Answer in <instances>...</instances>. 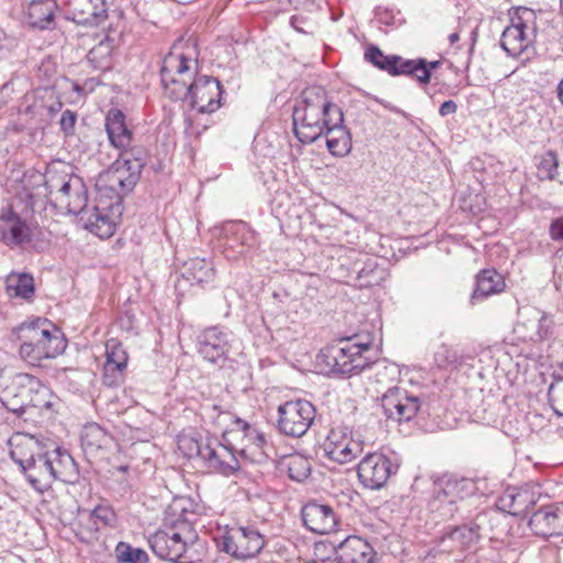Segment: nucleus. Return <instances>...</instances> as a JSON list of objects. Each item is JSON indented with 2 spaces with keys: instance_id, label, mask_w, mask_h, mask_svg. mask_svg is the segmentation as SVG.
<instances>
[{
  "instance_id": "obj_1",
  "label": "nucleus",
  "mask_w": 563,
  "mask_h": 563,
  "mask_svg": "<svg viewBox=\"0 0 563 563\" xmlns=\"http://www.w3.org/2000/svg\"><path fill=\"white\" fill-rule=\"evenodd\" d=\"M333 117L338 124L341 120V109L328 100L322 87H309L301 92L300 100L294 107V133L299 142L313 143L324 134V129L332 123Z\"/></svg>"
},
{
  "instance_id": "obj_2",
  "label": "nucleus",
  "mask_w": 563,
  "mask_h": 563,
  "mask_svg": "<svg viewBox=\"0 0 563 563\" xmlns=\"http://www.w3.org/2000/svg\"><path fill=\"white\" fill-rule=\"evenodd\" d=\"M198 53L195 44L175 43L163 58L161 81L165 93L172 100H185L190 92L189 86L197 78Z\"/></svg>"
},
{
  "instance_id": "obj_3",
  "label": "nucleus",
  "mask_w": 563,
  "mask_h": 563,
  "mask_svg": "<svg viewBox=\"0 0 563 563\" xmlns=\"http://www.w3.org/2000/svg\"><path fill=\"white\" fill-rule=\"evenodd\" d=\"M368 342H357L355 338H342L336 344L329 345L317 356L318 365L328 374L351 377L358 375L373 365H380L368 353Z\"/></svg>"
},
{
  "instance_id": "obj_4",
  "label": "nucleus",
  "mask_w": 563,
  "mask_h": 563,
  "mask_svg": "<svg viewBox=\"0 0 563 563\" xmlns=\"http://www.w3.org/2000/svg\"><path fill=\"white\" fill-rule=\"evenodd\" d=\"M20 355L31 363L54 358L66 349L62 332L47 319L23 322L18 329Z\"/></svg>"
},
{
  "instance_id": "obj_5",
  "label": "nucleus",
  "mask_w": 563,
  "mask_h": 563,
  "mask_svg": "<svg viewBox=\"0 0 563 563\" xmlns=\"http://www.w3.org/2000/svg\"><path fill=\"white\" fill-rule=\"evenodd\" d=\"M119 158L100 176L98 187L100 190H121L130 192L137 184L146 163V153L143 147L130 145L119 148Z\"/></svg>"
},
{
  "instance_id": "obj_6",
  "label": "nucleus",
  "mask_w": 563,
  "mask_h": 563,
  "mask_svg": "<svg viewBox=\"0 0 563 563\" xmlns=\"http://www.w3.org/2000/svg\"><path fill=\"white\" fill-rule=\"evenodd\" d=\"M203 417L210 420L217 428L223 430V439L227 433L241 435L245 442L240 450L241 454H245L247 450L254 455L262 456L263 448L266 444V438L256 427L235 417L232 412L221 410L218 405L203 407Z\"/></svg>"
},
{
  "instance_id": "obj_7",
  "label": "nucleus",
  "mask_w": 563,
  "mask_h": 563,
  "mask_svg": "<svg viewBox=\"0 0 563 563\" xmlns=\"http://www.w3.org/2000/svg\"><path fill=\"white\" fill-rule=\"evenodd\" d=\"M267 538L256 525L227 526L220 539L221 551L241 561L258 556L265 548Z\"/></svg>"
},
{
  "instance_id": "obj_8",
  "label": "nucleus",
  "mask_w": 563,
  "mask_h": 563,
  "mask_svg": "<svg viewBox=\"0 0 563 563\" xmlns=\"http://www.w3.org/2000/svg\"><path fill=\"white\" fill-rule=\"evenodd\" d=\"M475 483L464 477H442L433 484L429 508L442 519L452 518L457 511V503L475 493Z\"/></svg>"
},
{
  "instance_id": "obj_9",
  "label": "nucleus",
  "mask_w": 563,
  "mask_h": 563,
  "mask_svg": "<svg viewBox=\"0 0 563 563\" xmlns=\"http://www.w3.org/2000/svg\"><path fill=\"white\" fill-rule=\"evenodd\" d=\"M45 186L47 197L58 212L76 216L87 207V190L79 178L53 175L45 181Z\"/></svg>"
},
{
  "instance_id": "obj_10",
  "label": "nucleus",
  "mask_w": 563,
  "mask_h": 563,
  "mask_svg": "<svg viewBox=\"0 0 563 563\" xmlns=\"http://www.w3.org/2000/svg\"><path fill=\"white\" fill-rule=\"evenodd\" d=\"M517 16L511 19V24L507 26L500 38V45L504 51L512 57H522V62L530 60L536 56L533 43L537 37L534 24L529 25L525 15H533V12L527 8L519 9Z\"/></svg>"
},
{
  "instance_id": "obj_11",
  "label": "nucleus",
  "mask_w": 563,
  "mask_h": 563,
  "mask_svg": "<svg viewBox=\"0 0 563 563\" xmlns=\"http://www.w3.org/2000/svg\"><path fill=\"white\" fill-rule=\"evenodd\" d=\"M189 455H196L212 472L224 476L233 475L240 464L231 446L220 443L213 438L190 439Z\"/></svg>"
},
{
  "instance_id": "obj_12",
  "label": "nucleus",
  "mask_w": 563,
  "mask_h": 563,
  "mask_svg": "<svg viewBox=\"0 0 563 563\" xmlns=\"http://www.w3.org/2000/svg\"><path fill=\"white\" fill-rule=\"evenodd\" d=\"M115 200L110 203L99 202L91 209L84 208L82 212H78L76 216L80 217V220L85 222L86 229L96 234L101 239H108L115 232L117 224L122 216L121 197L126 192L121 190H111Z\"/></svg>"
},
{
  "instance_id": "obj_13",
  "label": "nucleus",
  "mask_w": 563,
  "mask_h": 563,
  "mask_svg": "<svg viewBox=\"0 0 563 563\" xmlns=\"http://www.w3.org/2000/svg\"><path fill=\"white\" fill-rule=\"evenodd\" d=\"M277 412L278 431L291 438L305 435L316 419L314 406L305 399L286 401Z\"/></svg>"
},
{
  "instance_id": "obj_14",
  "label": "nucleus",
  "mask_w": 563,
  "mask_h": 563,
  "mask_svg": "<svg viewBox=\"0 0 563 563\" xmlns=\"http://www.w3.org/2000/svg\"><path fill=\"white\" fill-rule=\"evenodd\" d=\"M234 335L222 327H210L197 336V350L207 362L222 367L230 358L233 350Z\"/></svg>"
},
{
  "instance_id": "obj_15",
  "label": "nucleus",
  "mask_w": 563,
  "mask_h": 563,
  "mask_svg": "<svg viewBox=\"0 0 563 563\" xmlns=\"http://www.w3.org/2000/svg\"><path fill=\"white\" fill-rule=\"evenodd\" d=\"M220 235L222 253L230 261L238 260L258 245L256 233L242 221L225 223Z\"/></svg>"
},
{
  "instance_id": "obj_16",
  "label": "nucleus",
  "mask_w": 563,
  "mask_h": 563,
  "mask_svg": "<svg viewBox=\"0 0 563 563\" xmlns=\"http://www.w3.org/2000/svg\"><path fill=\"white\" fill-rule=\"evenodd\" d=\"M398 465L379 452L366 454L357 465V476L363 487L372 490L383 488Z\"/></svg>"
},
{
  "instance_id": "obj_17",
  "label": "nucleus",
  "mask_w": 563,
  "mask_h": 563,
  "mask_svg": "<svg viewBox=\"0 0 563 563\" xmlns=\"http://www.w3.org/2000/svg\"><path fill=\"white\" fill-rule=\"evenodd\" d=\"M380 405L386 418L398 423L410 421L419 412H424L421 399L400 387L389 388L382 396Z\"/></svg>"
},
{
  "instance_id": "obj_18",
  "label": "nucleus",
  "mask_w": 563,
  "mask_h": 563,
  "mask_svg": "<svg viewBox=\"0 0 563 563\" xmlns=\"http://www.w3.org/2000/svg\"><path fill=\"white\" fill-rule=\"evenodd\" d=\"M183 499L174 500L167 508L163 520V527L173 534L174 541L183 542L188 550L195 545L199 539L198 532L194 527L189 512L184 505Z\"/></svg>"
},
{
  "instance_id": "obj_19",
  "label": "nucleus",
  "mask_w": 563,
  "mask_h": 563,
  "mask_svg": "<svg viewBox=\"0 0 563 563\" xmlns=\"http://www.w3.org/2000/svg\"><path fill=\"white\" fill-rule=\"evenodd\" d=\"M553 320L537 308L519 311V319L514 328L516 336L523 342H542L552 334Z\"/></svg>"
},
{
  "instance_id": "obj_20",
  "label": "nucleus",
  "mask_w": 563,
  "mask_h": 563,
  "mask_svg": "<svg viewBox=\"0 0 563 563\" xmlns=\"http://www.w3.org/2000/svg\"><path fill=\"white\" fill-rule=\"evenodd\" d=\"M190 92L185 100L200 113H213L221 106L222 86L217 78L198 76L189 86Z\"/></svg>"
},
{
  "instance_id": "obj_21",
  "label": "nucleus",
  "mask_w": 563,
  "mask_h": 563,
  "mask_svg": "<svg viewBox=\"0 0 563 563\" xmlns=\"http://www.w3.org/2000/svg\"><path fill=\"white\" fill-rule=\"evenodd\" d=\"M65 19L80 25L99 26L108 18L106 0H58Z\"/></svg>"
},
{
  "instance_id": "obj_22",
  "label": "nucleus",
  "mask_w": 563,
  "mask_h": 563,
  "mask_svg": "<svg viewBox=\"0 0 563 563\" xmlns=\"http://www.w3.org/2000/svg\"><path fill=\"white\" fill-rule=\"evenodd\" d=\"M322 450L331 461L345 464L363 452V442L353 439L345 428L336 427L330 430Z\"/></svg>"
},
{
  "instance_id": "obj_23",
  "label": "nucleus",
  "mask_w": 563,
  "mask_h": 563,
  "mask_svg": "<svg viewBox=\"0 0 563 563\" xmlns=\"http://www.w3.org/2000/svg\"><path fill=\"white\" fill-rule=\"evenodd\" d=\"M33 240V228L11 209L0 213V242L13 250L23 247Z\"/></svg>"
},
{
  "instance_id": "obj_24",
  "label": "nucleus",
  "mask_w": 563,
  "mask_h": 563,
  "mask_svg": "<svg viewBox=\"0 0 563 563\" xmlns=\"http://www.w3.org/2000/svg\"><path fill=\"white\" fill-rule=\"evenodd\" d=\"M482 517H484V515H478L475 521L451 529L440 538L435 550L438 552L452 553L473 547L481 537L478 520H481Z\"/></svg>"
},
{
  "instance_id": "obj_25",
  "label": "nucleus",
  "mask_w": 563,
  "mask_h": 563,
  "mask_svg": "<svg viewBox=\"0 0 563 563\" xmlns=\"http://www.w3.org/2000/svg\"><path fill=\"white\" fill-rule=\"evenodd\" d=\"M303 525L311 532L327 534L335 530L338 516L329 505L310 501L301 509Z\"/></svg>"
},
{
  "instance_id": "obj_26",
  "label": "nucleus",
  "mask_w": 563,
  "mask_h": 563,
  "mask_svg": "<svg viewBox=\"0 0 563 563\" xmlns=\"http://www.w3.org/2000/svg\"><path fill=\"white\" fill-rule=\"evenodd\" d=\"M336 563H376L374 548L364 539L350 536L335 549Z\"/></svg>"
},
{
  "instance_id": "obj_27",
  "label": "nucleus",
  "mask_w": 563,
  "mask_h": 563,
  "mask_svg": "<svg viewBox=\"0 0 563 563\" xmlns=\"http://www.w3.org/2000/svg\"><path fill=\"white\" fill-rule=\"evenodd\" d=\"M529 527L536 536L549 538L563 534V517L558 512L556 505H548L534 511Z\"/></svg>"
},
{
  "instance_id": "obj_28",
  "label": "nucleus",
  "mask_w": 563,
  "mask_h": 563,
  "mask_svg": "<svg viewBox=\"0 0 563 563\" xmlns=\"http://www.w3.org/2000/svg\"><path fill=\"white\" fill-rule=\"evenodd\" d=\"M53 466L49 462V451L36 453V456L27 465L23 473L32 487L41 493L47 490L54 482Z\"/></svg>"
},
{
  "instance_id": "obj_29",
  "label": "nucleus",
  "mask_w": 563,
  "mask_h": 563,
  "mask_svg": "<svg viewBox=\"0 0 563 563\" xmlns=\"http://www.w3.org/2000/svg\"><path fill=\"white\" fill-rule=\"evenodd\" d=\"M60 7L57 0H33L27 7L26 19L30 26L40 30H54L55 13Z\"/></svg>"
},
{
  "instance_id": "obj_30",
  "label": "nucleus",
  "mask_w": 563,
  "mask_h": 563,
  "mask_svg": "<svg viewBox=\"0 0 563 563\" xmlns=\"http://www.w3.org/2000/svg\"><path fill=\"white\" fill-rule=\"evenodd\" d=\"M49 462L53 466L54 481L75 484L79 479L78 466L67 450L55 448L49 451Z\"/></svg>"
},
{
  "instance_id": "obj_31",
  "label": "nucleus",
  "mask_w": 563,
  "mask_h": 563,
  "mask_svg": "<svg viewBox=\"0 0 563 563\" xmlns=\"http://www.w3.org/2000/svg\"><path fill=\"white\" fill-rule=\"evenodd\" d=\"M106 131L115 148H126L133 142L132 131L125 124V115L119 109H111L106 118Z\"/></svg>"
},
{
  "instance_id": "obj_32",
  "label": "nucleus",
  "mask_w": 563,
  "mask_h": 563,
  "mask_svg": "<svg viewBox=\"0 0 563 563\" xmlns=\"http://www.w3.org/2000/svg\"><path fill=\"white\" fill-rule=\"evenodd\" d=\"M327 134V146L329 152L338 157L347 155L352 150V139L350 132L343 125V113L341 112V120L335 124V117L332 118V123L328 124L324 129Z\"/></svg>"
},
{
  "instance_id": "obj_33",
  "label": "nucleus",
  "mask_w": 563,
  "mask_h": 563,
  "mask_svg": "<svg viewBox=\"0 0 563 563\" xmlns=\"http://www.w3.org/2000/svg\"><path fill=\"white\" fill-rule=\"evenodd\" d=\"M9 444L10 456L22 471L30 465L36 453L42 450L40 443L33 437L26 434H15L10 439Z\"/></svg>"
},
{
  "instance_id": "obj_34",
  "label": "nucleus",
  "mask_w": 563,
  "mask_h": 563,
  "mask_svg": "<svg viewBox=\"0 0 563 563\" xmlns=\"http://www.w3.org/2000/svg\"><path fill=\"white\" fill-rule=\"evenodd\" d=\"M505 288L504 277L495 269H483L476 276V287L472 294L471 301L476 302L503 291Z\"/></svg>"
},
{
  "instance_id": "obj_35",
  "label": "nucleus",
  "mask_w": 563,
  "mask_h": 563,
  "mask_svg": "<svg viewBox=\"0 0 563 563\" xmlns=\"http://www.w3.org/2000/svg\"><path fill=\"white\" fill-rule=\"evenodd\" d=\"M364 57L368 63L391 76H401L400 69H402V63H405L406 59L399 55H385L383 51L375 45H371L365 51Z\"/></svg>"
},
{
  "instance_id": "obj_36",
  "label": "nucleus",
  "mask_w": 563,
  "mask_h": 563,
  "mask_svg": "<svg viewBox=\"0 0 563 563\" xmlns=\"http://www.w3.org/2000/svg\"><path fill=\"white\" fill-rule=\"evenodd\" d=\"M183 269L187 280L199 285L211 283L216 275L212 262L206 258H190L184 263Z\"/></svg>"
},
{
  "instance_id": "obj_37",
  "label": "nucleus",
  "mask_w": 563,
  "mask_h": 563,
  "mask_svg": "<svg viewBox=\"0 0 563 563\" xmlns=\"http://www.w3.org/2000/svg\"><path fill=\"white\" fill-rule=\"evenodd\" d=\"M7 292L10 297H20L23 299H30L33 297L34 279L33 276L26 273H11L7 277Z\"/></svg>"
},
{
  "instance_id": "obj_38",
  "label": "nucleus",
  "mask_w": 563,
  "mask_h": 563,
  "mask_svg": "<svg viewBox=\"0 0 563 563\" xmlns=\"http://www.w3.org/2000/svg\"><path fill=\"white\" fill-rule=\"evenodd\" d=\"M534 503L528 490H507L499 498V507L512 515L527 510Z\"/></svg>"
},
{
  "instance_id": "obj_39",
  "label": "nucleus",
  "mask_w": 563,
  "mask_h": 563,
  "mask_svg": "<svg viewBox=\"0 0 563 563\" xmlns=\"http://www.w3.org/2000/svg\"><path fill=\"white\" fill-rule=\"evenodd\" d=\"M80 439L82 448L90 451L107 446L111 440L108 432L97 423L85 426Z\"/></svg>"
},
{
  "instance_id": "obj_40",
  "label": "nucleus",
  "mask_w": 563,
  "mask_h": 563,
  "mask_svg": "<svg viewBox=\"0 0 563 563\" xmlns=\"http://www.w3.org/2000/svg\"><path fill=\"white\" fill-rule=\"evenodd\" d=\"M287 470L289 478L295 482H305L311 473V462L301 454L289 455L283 463Z\"/></svg>"
},
{
  "instance_id": "obj_41",
  "label": "nucleus",
  "mask_w": 563,
  "mask_h": 563,
  "mask_svg": "<svg viewBox=\"0 0 563 563\" xmlns=\"http://www.w3.org/2000/svg\"><path fill=\"white\" fill-rule=\"evenodd\" d=\"M174 541L173 534L161 527L157 531L148 537V545L152 552L161 560H169L172 550L168 548V542Z\"/></svg>"
},
{
  "instance_id": "obj_42",
  "label": "nucleus",
  "mask_w": 563,
  "mask_h": 563,
  "mask_svg": "<svg viewBox=\"0 0 563 563\" xmlns=\"http://www.w3.org/2000/svg\"><path fill=\"white\" fill-rule=\"evenodd\" d=\"M112 51V41L106 38L89 51L87 59L95 68L107 69L111 64Z\"/></svg>"
},
{
  "instance_id": "obj_43",
  "label": "nucleus",
  "mask_w": 563,
  "mask_h": 563,
  "mask_svg": "<svg viewBox=\"0 0 563 563\" xmlns=\"http://www.w3.org/2000/svg\"><path fill=\"white\" fill-rule=\"evenodd\" d=\"M36 97L37 101L34 107L38 108L41 111H46L48 117H53L62 110L63 103L54 89H38ZM41 114H43V112H41Z\"/></svg>"
},
{
  "instance_id": "obj_44",
  "label": "nucleus",
  "mask_w": 563,
  "mask_h": 563,
  "mask_svg": "<svg viewBox=\"0 0 563 563\" xmlns=\"http://www.w3.org/2000/svg\"><path fill=\"white\" fill-rule=\"evenodd\" d=\"M118 563H148V554L140 548H133L130 543L119 542L115 547Z\"/></svg>"
},
{
  "instance_id": "obj_45",
  "label": "nucleus",
  "mask_w": 563,
  "mask_h": 563,
  "mask_svg": "<svg viewBox=\"0 0 563 563\" xmlns=\"http://www.w3.org/2000/svg\"><path fill=\"white\" fill-rule=\"evenodd\" d=\"M115 522L114 511L107 506H97L88 517L87 528L99 531L103 527H111Z\"/></svg>"
},
{
  "instance_id": "obj_46",
  "label": "nucleus",
  "mask_w": 563,
  "mask_h": 563,
  "mask_svg": "<svg viewBox=\"0 0 563 563\" xmlns=\"http://www.w3.org/2000/svg\"><path fill=\"white\" fill-rule=\"evenodd\" d=\"M402 64V69H400L401 75L416 78L420 85H427L430 82L431 76L426 67L427 59H405V63Z\"/></svg>"
},
{
  "instance_id": "obj_47",
  "label": "nucleus",
  "mask_w": 563,
  "mask_h": 563,
  "mask_svg": "<svg viewBox=\"0 0 563 563\" xmlns=\"http://www.w3.org/2000/svg\"><path fill=\"white\" fill-rule=\"evenodd\" d=\"M540 180H554L559 174V158L555 152H545L537 165Z\"/></svg>"
},
{
  "instance_id": "obj_48",
  "label": "nucleus",
  "mask_w": 563,
  "mask_h": 563,
  "mask_svg": "<svg viewBox=\"0 0 563 563\" xmlns=\"http://www.w3.org/2000/svg\"><path fill=\"white\" fill-rule=\"evenodd\" d=\"M434 364L439 368L456 367L461 365V356L452 346L442 343L433 353Z\"/></svg>"
},
{
  "instance_id": "obj_49",
  "label": "nucleus",
  "mask_w": 563,
  "mask_h": 563,
  "mask_svg": "<svg viewBox=\"0 0 563 563\" xmlns=\"http://www.w3.org/2000/svg\"><path fill=\"white\" fill-rule=\"evenodd\" d=\"M549 402L558 417L563 416V376L554 378L548 389Z\"/></svg>"
},
{
  "instance_id": "obj_50",
  "label": "nucleus",
  "mask_w": 563,
  "mask_h": 563,
  "mask_svg": "<svg viewBox=\"0 0 563 563\" xmlns=\"http://www.w3.org/2000/svg\"><path fill=\"white\" fill-rule=\"evenodd\" d=\"M126 365L104 363L102 382L108 387L119 386L124 379Z\"/></svg>"
},
{
  "instance_id": "obj_51",
  "label": "nucleus",
  "mask_w": 563,
  "mask_h": 563,
  "mask_svg": "<svg viewBox=\"0 0 563 563\" xmlns=\"http://www.w3.org/2000/svg\"><path fill=\"white\" fill-rule=\"evenodd\" d=\"M112 364L128 365V353L115 340H110L106 344V362Z\"/></svg>"
},
{
  "instance_id": "obj_52",
  "label": "nucleus",
  "mask_w": 563,
  "mask_h": 563,
  "mask_svg": "<svg viewBox=\"0 0 563 563\" xmlns=\"http://www.w3.org/2000/svg\"><path fill=\"white\" fill-rule=\"evenodd\" d=\"M16 47V40L0 30V60L10 57L12 51Z\"/></svg>"
},
{
  "instance_id": "obj_53",
  "label": "nucleus",
  "mask_w": 563,
  "mask_h": 563,
  "mask_svg": "<svg viewBox=\"0 0 563 563\" xmlns=\"http://www.w3.org/2000/svg\"><path fill=\"white\" fill-rule=\"evenodd\" d=\"M76 120H77V115H76V113L74 111L68 110V109L65 110L62 113V118H60V121H59L60 130L66 135H73L74 131H75Z\"/></svg>"
},
{
  "instance_id": "obj_54",
  "label": "nucleus",
  "mask_w": 563,
  "mask_h": 563,
  "mask_svg": "<svg viewBox=\"0 0 563 563\" xmlns=\"http://www.w3.org/2000/svg\"><path fill=\"white\" fill-rule=\"evenodd\" d=\"M550 234L553 240H563V217L552 221L550 225Z\"/></svg>"
},
{
  "instance_id": "obj_55",
  "label": "nucleus",
  "mask_w": 563,
  "mask_h": 563,
  "mask_svg": "<svg viewBox=\"0 0 563 563\" xmlns=\"http://www.w3.org/2000/svg\"><path fill=\"white\" fill-rule=\"evenodd\" d=\"M98 85L95 78H89L85 80L84 85H74V90L79 95H86L87 92L93 91L95 87Z\"/></svg>"
},
{
  "instance_id": "obj_56",
  "label": "nucleus",
  "mask_w": 563,
  "mask_h": 563,
  "mask_svg": "<svg viewBox=\"0 0 563 563\" xmlns=\"http://www.w3.org/2000/svg\"><path fill=\"white\" fill-rule=\"evenodd\" d=\"M456 111H457V104L453 100L444 101L439 108V114L441 117L454 114Z\"/></svg>"
},
{
  "instance_id": "obj_57",
  "label": "nucleus",
  "mask_w": 563,
  "mask_h": 563,
  "mask_svg": "<svg viewBox=\"0 0 563 563\" xmlns=\"http://www.w3.org/2000/svg\"><path fill=\"white\" fill-rule=\"evenodd\" d=\"M376 18H377L378 22L382 24H385V25L394 24V15L387 9H378L376 11Z\"/></svg>"
},
{
  "instance_id": "obj_58",
  "label": "nucleus",
  "mask_w": 563,
  "mask_h": 563,
  "mask_svg": "<svg viewBox=\"0 0 563 563\" xmlns=\"http://www.w3.org/2000/svg\"><path fill=\"white\" fill-rule=\"evenodd\" d=\"M168 548L173 549L170 553V559L175 556H184L188 551V549L185 545H183V542L170 541L168 542Z\"/></svg>"
},
{
  "instance_id": "obj_59",
  "label": "nucleus",
  "mask_w": 563,
  "mask_h": 563,
  "mask_svg": "<svg viewBox=\"0 0 563 563\" xmlns=\"http://www.w3.org/2000/svg\"><path fill=\"white\" fill-rule=\"evenodd\" d=\"M441 65V60H432V62H428L427 60V68H428V71L429 74L431 75L432 70L439 68Z\"/></svg>"
},
{
  "instance_id": "obj_60",
  "label": "nucleus",
  "mask_w": 563,
  "mask_h": 563,
  "mask_svg": "<svg viewBox=\"0 0 563 563\" xmlns=\"http://www.w3.org/2000/svg\"><path fill=\"white\" fill-rule=\"evenodd\" d=\"M556 96H558V99L560 100V102L563 106V78L561 79L560 84L558 85Z\"/></svg>"
},
{
  "instance_id": "obj_61",
  "label": "nucleus",
  "mask_w": 563,
  "mask_h": 563,
  "mask_svg": "<svg viewBox=\"0 0 563 563\" xmlns=\"http://www.w3.org/2000/svg\"><path fill=\"white\" fill-rule=\"evenodd\" d=\"M180 558L181 556H175L173 559L167 560V562L168 563H195L194 561H187V562L180 561Z\"/></svg>"
},
{
  "instance_id": "obj_62",
  "label": "nucleus",
  "mask_w": 563,
  "mask_h": 563,
  "mask_svg": "<svg viewBox=\"0 0 563 563\" xmlns=\"http://www.w3.org/2000/svg\"><path fill=\"white\" fill-rule=\"evenodd\" d=\"M299 20H300V18H298V16H291V19H290L291 26H294L297 31H300L299 27L297 26L298 25L297 21H299Z\"/></svg>"
},
{
  "instance_id": "obj_63",
  "label": "nucleus",
  "mask_w": 563,
  "mask_h": 563,
  "mask_svg": "<svg viewBox=\"0 0 563 563\" xmlns=\"http://www.w3.org/2000/svg\"><path fill=\"white\" fill-rule=\"evenodd\" d=\"M449 40H450L451 44H454L460 40V36L457 33H452V34H450Z\"/></svg>"
},
{
  "instance_id": "obj_64",
  "label": "nucleus",
  "mask_w": 563,
  "mask_h": 563,
  "mask_svg": "<svg viewBox=\"0 0 563 563\" xmlns=\"http://www.w3.org/2000/svg\"><path fill=\"white\" fill-rule=\"evenodd\" d=\"M558 512L563 517V507L556 506Z\"/></svg>"
}]
</instances>
